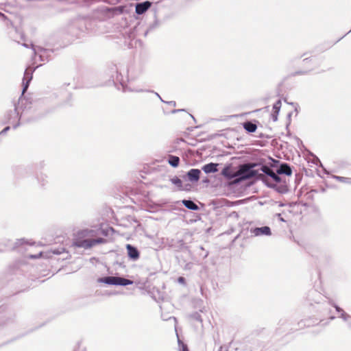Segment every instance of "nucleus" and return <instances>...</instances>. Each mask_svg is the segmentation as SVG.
I'll return each mask as SVG.
<instances>
[{"mask_svg": "<svg viewBox=\"0 0 351 351\" xmlns=\"http://www.w3.org/2000/svg\"><path fill=\"white\" fill-rule=\"evenodd\" d=\"M99 228H86L80 230L75 234L73 245L77 247L89 249L97 244L105 243L106 240L99 237Z\"/></svg>", "mask_w": 351, "mask_h": 351, "instance_id": "1", "label": "nucleus"}, {"mask_svg": "<svg viewBox=\"0 0 351 351\" xmlns=\"http://www.w3.org/2000/svg\"><path fill=\"white\" fill-rule=\"evenodd\" d=\"M261 171L265 173L267 176H263L262 180L269 186L274 187L276 184L281 182V178L275 173L269 167L263 165L261 167Z\"/></svg>", "mask_w": 351, "mask_h": 351, "instance_id": "2", "label": "nucleus"}, {"mask_svg": "<svg viewBox=\"0 0 351 351\" xmlns=\"http://www.w3.org/2000/svg\"><path fill=\"white\" fill-rule=\"evenodd\" d=\"M99 282H104L108 285H122L126 286L128 285H132L133 282L130 280L125 279L121 277L116 276H108L99 279Z\"/></svg>", "mask_w": 351, "mask_h": 351, "instance_id": "3", "label": "nucleus"}, {"mask_svg": "<svg viewBox=\"0 0 351 351\" xmlns=\"http://www.w3.org/2000/svg\"><path fill=\"white\" fill-rule=\"evenodd\" d=\"M254 165L245 164L241 165L238 171H237V176L241 177L242 179H248L256 176V171L252 169Z\"/></svg>", "mask_w": 351, "mask_h": 351, "instance_id": "4", "label": "nucleus"}, {"mask_svg": "<svg viewBox=\"0 0 351 351\" xmlns=\"http://www.w3.org/2000/svg\"><path fill=\"white\" fill-rule=\"evenodd\" d=\"M33 72H34V70H32L29 68H28L25 70V73H24V77L23 80V88L22 94H24V93L27 90V89L29 86V83L31 81V80L32 79Z\"/></svg>", "mask_w": 351, "mask_h": 351, "instance_id": "5", "label": "nucleus"}, {"mask_svg": "<svg viewBox=\"0 0 351 351\" xmlns=\"http://www.w3.org/2000/svg\"><path fill=\"white\" fill-rule=\"evenodd\" d=\"M151 5L152 3L148 1L137 3L135 6V12L137 14H143L151 7Z\"/></svg>", "mask_w": 351, "mask_h": 351, "instance_id": "6", "label": "nucleus"}, {"mask_svg": "<svg viewBox=\"0 0 351 351\" xmlns=\"http://www.w3.org/2000/svg\"><path fill=\"white\" fill-rule=\"evenodd\" d=\"M251 232L256 237L262 235H270L271 230L268 226L255 228L251 230Z\"/></svg>", "mask_w": 351, "mask_h": 351, "instance_id": "7", "label": "nucleus"}, {"mask_svg": "<svg viewBox=\"0 0 351 351\" xmlns=\"http://www.w3.org/2000/svg\"><path fill=\"white\" fill-rule=\"evenodd\" d=\"M221 174L228 179L237 177V171H234L231 166L225 167L221 171Z\"/></svg>", "mask_w": 351, "mask_h": 351, "instance_id": "8", "label": "nucleus"}, {"mask_svg": "<svg viewBox=\"0 0 351 351\" xmlns=\"http://www.w3.org/2000/svg\"><path fill=\"white\" fill-rule=\"evenodd\" d=\"M200 173V170L197 169H192L187 173V176L190 181L197 182L199 179Z\"/></svg>", "mask_w": 351, "mask_h": 351, "instance_id": "9", "label": "nucleus"}, {"mask_svg": "<svg viewBox=\"0 0 351 351\" xmlns=\"http://www.w3.org/2000/svg\"><path fill=\"white\" fill-rule=\"evenodd\" d=\"M128 250V254L130 258L133 260H136L139 257V252L137 249L130 244L126 245Z\"/></svg>", "mask_w": 351, "mask_h": 351, "instance_id": "10", "label": "nucleus"}, {"mask_svg": "<svg viewBox=\"0 0 351 351\" xmlns=\"http://www.w3.org/2000/svg\"><path fill=\"white\" fill-rule=\"evenodd\" d=\"M218 165H219L217 163L210 162V163L204 165L202 167V170L206 173H215L218 171V169H217Z\"/></svg>", "mask_w": 351, "mask_h": 351, "instance_id": "11", "label": "nucleus"}, {"mask_svg": "<svg viewBox=\"0 0 351 351\" xmlns=\"http://www.w3.org/2000/svg\"><path fill=\"white\" fill-rule=\"evenodd\" d=\"M281 104V101L279 99L273 106V113L271 114V117L274 121H276L278 119V114L280 110Z\"/></svg>", "mask_w": 351, "mask_h": 351, "instance_id": "12", "label": "nucleus"}, {"mask_svg": "<svg viewBox=\"0 0 351 351\" xmlns=\"http://www.w3.org/2000/svg\"><path fill=\"white\" fill-rule=\"evenodd\" d=\"M277 174H285L287 176H290L292 173V171L289 166L286 164L282 165L277 170Z\"/></svg>", "mask_w": 351, "mask_h": 351, "instance_id": "13", "label": "nucleus"}, {"mask_svg": "<svg viewBox=\"0 0 351 351\" xmlns=\"http://www.w3.org/2000/svg\"><path fill=\"white\" fill-rule=\"evenodd\" d=\"M182 204L184 205L186 208L192 210H197L198 209V206L191 200H183Z\"/></svg>", "mask_w": 351, "mask_h": 351, "instance_id": "14", "label": "nucleus"}, {"mask_svg": "<svg viewBox=\"0 0 351 351\" xmlns=\"http://www.w3.org/2000/svg\"><path fill=\"white\" fill-rule=\"evenodd\" d=\"M243 128L249 132H254L256 131L257 127L252 122L247 121L243 123Z\"/></svg>", "mask_w": 351, "mask_h": 351, "instance_id": "15", "label": "nucleus"}, {"mask_svg": "<svg viewBox=\"0 0 351 351\" xmlns=\"http://www.w3.org/2000/svg\"><path fill=\"white\" fill-rule=\"evenodd\" d=\"M180 158L178 156H170L169 158V163L173 167H177L179 165Z\"/></svg>", "mask_w": 351, "mask_h": 351, "instance_id": "16", "label": "nucleus"}, {"mask_svg": "<svg viewBox=\"0 0 351 351\" xmlns=\"http://www.w3.org/2000/svg\"><path fill=\"white\" fill-rule=\"evenodd\" d=\"M171 182L178 186L179 189H182V182L180 179L177 177H175L171 180Z\"/></svg>", "mask_w": 351, "mask_h": 351, "instance_id": "17", "label": "nucleus"}, {"mask_svg": "<svg viewBox=\"0 0 351 351\" xmlns=\"http://www.w3.org/2000/svg\"><path fill=\"white\" fill-rule=\"evenodd\" d=\"M335 307L336 311H337V312L341 313V317L342 319H343L344 320H347V319H348V317H350V316H349L348 314H346V313H344V312H343V311L341 308H339V306H335Z\"/></svg>", "mask_w": 351, "mask_h": 351, "instance_id": "18", "label": "nucleus"}, {"mask_svg": "<svg viewBox=\"0 0 351 351\" xmlns=\"http://www.w3.org/2000/svg\"><path fill=\"white\" fill-rule=\"evenodd\" d=\"M64 252V247H60L57 250H53L51 251V252L53 254H61L62 252Z\"/></svg>", "mask_w": 351, "mask_h": 351, "instance_id": "19", "label": "nucleus"}, {"mask_svg": "<svg viewBox=\"0 0 351 351\" xmlns=\"http://www.w3.org/2000/svg\"><path fill=\"white\" fill-rule=\"evenodd\" d=\"M42 256H44L43 253L42 252H40L39 254H36V255L28 256V257L30 258H37L42 257Z\"/></svg>", "mask_w": 351, "mask_h": 351, "instance_id": "20", "label": "nucleus"}, {"mask_svg": "<svg viewBox=\"0 0 351 351\" xmlns=\"http://www.w3.org/2000/svg\"><path fill=\"white\" fill-rule=\"evenodd\" d=\"M181 351H189L186 345H184V344L182 343Z\"/></svg>", "mask_w": 351, "mask_h": 351, "instance_id": "21", "label": "nucleus"}, {"mask_svg": "<svg viewBox=\"0 0 351 351\" xmlns=\"http://www.w3.org/2000/svg\"><path fill=\"white\" fill-rule=\"evenodd\" d=\"M10 130V127H8H8L5 128H4V129H3V130L0 132V134H3V133H5V132H7V131H8V130Z\"/></svg>", "mask_w": 351, "mask_h": 351, "instance_id": "22", "label": "nucleus"}, {"mask_svg": "<svg viewBox=\"0 0 351 351\" xmlns=\"http://www.w3.org/2000/svg\"><path fill=\"white\" fill-rule=\"evenodd\" d=\"M178 280L180 283H184L185 280H184V278L183 277H180V278H178Z\"/></svg>", "mask_w": 351, "mask_h": 351, "instance_id": "23", "label": "nucleus"}, {"mask_svg": "<svg viewBox=\"0 0 351 351\" xmlns=\"http://www.w3.org/2000/svg\"><path fill=\"white\" fill-rule=\"evenodd\" d=\"M337 178L341 181H345L346 180H348V178H346L344 177H337Z\"/></svg>", "mask_w": 351, "mask_h": 351, "instance_id": "24", "label": "nucleus"}, {"mask_svg": "<svg viewBox=\"0 0 351 351\" xmlns=\"http://www.w3.org/2000/svg\"><path fill=\"white\" fill-rule=\"evenodd\" d=\"M219 351H228L226 348H224L223 347L221 346Z\"/></svg>", "mask_w": 351, "mask_h": 351, "instance_id": "25", "label": "nucleus"}, {"mask_svg": "<svg viewBox=\"0 0 351 351\" xmlns=\"http://www.w3.org/2000/svg\"><path fill=\"white\" fill-rule=\"evenodd\" d=\"M32 49L34 51V53H36V49H35L34 45H32Z\"/></svg>", "mask_w": 351, "mask_h": 351, "instance_id": "26", "label": "nucleus"}, {"mask_svg": "<svg viewBox=\"0 0 351 351\" xmlns=\"http://www.w3.org/2000/svg\"><path fill=\"white\" fill-rule=\"evenodd\" d=\"M169 104H172V105H173V106H175V105H176V102H175V101H170V102H169Z\"/></svg>", "mask_w": 351, "mask_h": 351, "instance_id": "27", "label": "nucleus"}, {"mask_svg": "<svg viewBox=\"0 0 351 351\" xmlns=\"http://www.w3.org/2000/svg\"><path fill=\"white\" fill-rule=\"evenodd\" d=\"M19 241H20V243H21V244H23V243L25 242L23 239H21V240H20Z\"/></svg>", "mask_w": 351, "mask_h": 351, "instance_id": "28", "label": "nucleus"}, {"mask_svg": "<svg viewBox=\"0 0 351 351\" xmlns=\"http://www.w3.org/2000/svg\"><path fill=\"white\" fill-rule=\"evenodd\" d=\"M23 46H24V47H28V45H27V44H25H25H23Z\"/></svg>", "mask_w": 351, "mask_h": 351, "instance_id": "29", "label": "nucleus"}, {"mask_svg": "<svg viewBox=\"0 0 351 351\" xmlns=\"http://www.w3.org/2000/svg\"><path fill=\"white\" fill-rule=\"evenodd\" d=\"M0 16H2V17H4L3 14L0 13Z\"/></svg>", "mask_w": 351, "mask_h": 351, "instance_id": "30", "label": "nucleus"}, {"mask_svg": "<svg viewBox=\"0 0 351 351\" xmlns=\"http://www.w3.org/2000/svg\"><path fill=\"white\" fill-rule=\"evenodd\" d=\"M156 95L158 97H160V95H158V93H156Z\"/></svg>", "mask_w": 351, "mask_h": 351, "instance_id": "31", "label": "nucleus"}, {"mask_svg": "<svg viewBox=\"0 0 351 351\" xmlns=\"http://www.w3.org/2000/svg\"><path fill=\"white\" fill-rule=\"evenodd\" d=\"M160 99L161 101H163V99L160 97Z\"/></svg>", "mask_w": 351, "mask_h": 351, "instance_id": "32", "label": "nucleus"}, {"mask_svg": "<svg viewBox=\"0 0 351 351\" xmlns=\"http://www.w3.org/2000/svg\"><path fill=\"white\" fill-rule=\"evenodd\" d=\"M160 99L161 101H163V99L160 97Z\"/></svg>", "mask_w": 351, "mask_h": 351, "instance_id": "33", "label": "nucleus"}, {"mask_svg": "<svg viewBox=\"0 0 351 351\" xmlns=\"http://www.w3.org/2000/svg\"><path fill=\"white\" fill-rule=\"evenodd\" d=\"M160 99L161 101H163V99L160 97Z\"/></svg>", "mask_w": 351, "mask_h": 351, "instance_id": "34", "label": "nucleus"}, {"mask_svg": "<svg viewBox=\"0 0 351 351\" xmlns=\"http://www.w3.org/2000/svg\"><path fill=\"white\" fill-rule=\"evenodd\" d=\"M349 182V183H351V180H350V182Z\"/></svg>", "mask_w": 351, "mask_h": 351, "instance_id": "35", "label": "nucleus"}]
</instances>
